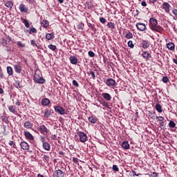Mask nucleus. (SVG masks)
<instances>
[{"mask_svg":"<svg viewBox=\"0 0 177 177\" xmlns=\"http://www.w3.org/2000/svg\"><path fill=\"white\" fill-rule=\"evenodd\" d=\"M88 55L90 57H95V53L92 50L88 51Z\"/></svg>","mask_w":177,"mask_h":177,"instance_id":"obj_43","label":"nucleus"},{"mask_svg":"<svg viewBox=\"0 0 177 177\" xmlns=\"http://www.w3.org/2000/svg\"><path fill=\"white\" fill-rule=\"evenodd\" d=\"M90 74L92 76L93 80H96V75H95V72L90 71Z\"/></svg>","mask_w":177,"mask_h":177,"instance_id":"obj_45","label":"nucleus"},{"mask_svg":"<svg viewBox=\"0 0 177 177\" xmlns=\"http://www.w3.org/2000/svg\"><path fill=\"white\" fill-rule=\"evenodd\" d=\"M8 110H9V111H10V113H12L13 114H15V113H16V109H15V106L13 105H10L8 107Z\"/></svg>","mask_w":177,"mask_h":177,"instance_id":"obj_32","label":"nucleus"},{"mask_svg":"<svg viewBox=\"0 0 177 177\" xmlns=\"http://www.w3.org/2000/svg\"><path fill=\"white\" fill-rule=\"evenodd\" d=\"M100 21L102 23V24H106V23H107V19H106L104 17H100Z\"/></svg>","mask_w":177,"mask_h":177,"instance_id":"obj_35","label":"nucleus"},{"mask_svg":"<svg viewBox=\"0 0 177 177\" xmlns=\"http://www.w3.org/2000/svg\"><path fill=\"white\" fill-rule=\"evenodd\" d=\"M162 82H164L165 84H167V82H168L169 81V79L168 78V77L167 76H164L162 78Z\"/></svg>","mask_w":177,"mask_h":177,"instance_id":"obj_38","label":"nucleus"},{"mask_svg":"<svg viewBox=\"0 0 177 177\" xmlns=\"http://www.w3.org/2000/svg\"><path fill=\"white\" fill-rule=\"evenodd\" d=\"M139 10H136V13L133 15V17H138V16H139Z\"/></svg>","mask_w":177,"mask_h":177,"instance_id":"obj_50","label":"nucleus"},{"mask_svg":"<svg viewBox=\"0 0 177 177\" xmlns=\"http://www.w3.org/2000/svg\"><path fill=\"white\" fill-rule=\"evenodd\" d=\"M5 6H6V8H8L9 9H12V8H13V2L10 1H6Z\"/></svg>","mask_w":177,"mask_h":177,"instance_id":"obj_26","label":"nucleus"},{"mask_svg":"<svg viewBox=\"0 0 177 177\" xmlns=\"http://www.w3.org/2000/svg\"><path fill=\"white\" fill-rule=\"evenodd\" d=\"M156 120H158L160 122H162L164 121L165 118L162 116H157Z\"/></svg>","mask_w":177,"mask_h":177,"instance_id":"obj_44","label":"nucleus"},{"mask_svg":"<svg viewBox=\"0 0 177 177\" xmlns=\"http://www.w3.org/2000/svg\"><path fill=\"white\" fill-rule=\"evenodd\" d=\"M22 23H24V24L25 27H26V28H30V23H28V20L23 19Z\"/></svg>","mask_w":177,"mask_h":177,"instance_id":"obj_30","label":"nucleus"},{"mask_svg":"<svg viewBox=\"0 0 177 177\" xmlns=\"http://www.w3.org/2000/svg\"><path fill=\"white\" fill-rule=\"evenodd\" d=\"M133 173V176H139V175H140V174H136V171H132Z\"/></svg>","mask_w":177,"mask_h":177,"instance_id":"obj_55","label":"nucleus"},{"mask_svg":"<svg viewBox=\"0 0 177 177\" xmlns=\"http://www.w3.org/2000/svg\"><path fill=\"white\" fill-rule=\"evenodd\" d=\"M88 120L91 124H96V122H97V118H96L95 116L92 115V116L88 117Z\"/></svg>","mask_w":177,"mask_h":177,"instance_id":"obj_17","label":"nucleus"},{"mask_svg":"<svg viewBox=\"0 0 177 177\" xmlns=\"http://www.w3.org/2000/svg\"><path fill=\"white\" fill-rule=\"evenodd\" d=\"M24 136L26 139H29V140H34V136H32L31 133L29 131H24Z\"/></svg>","mask_w":177,"mask_h":177,"instance_id":"obj_15","label":"nucleus"},{"mask_svg":"<svg viewBox=\"0 0 177 177\" xmlns=\"http://www.w3.org/2000/svg\"><path fill=\"white\" fill-rule=\"evenodd\" d=\"M78 135H79V137H80V140L82 143H84V142H86V140H88V136H86V133H85L82 131H80L78 133Z\"/></svg>","mask_w":177,"mask_h":177,"instance_id":"obj_3","label":"nucleus"},{"mask_svg":"<svg viewBox=\"0 0 177 177\" xmlns=\"http://www.w3.org/2000/svg\"><path fill=\"white\" fill-rule=\"evenodd\" d=\"M69 59H70L71 64H77V63H78V59H77V57H75L74 56H71L69 58Z\"/></svg>","mask_w":177,"mask_h":177,"instance_id":"obj_19","label":"nucleus"},{"mask_svg":"<svg viewBox=\"0 0 177 177\" xmlns=\"http://www.w3.org/2000/svg\"><path fill=\"white\" fill-rule=\"evenodd\" d=\"M156 110L158 113H162V106L159 103L156 104Z\"/></svg>","mask_w":177,"mask_h":177,"instance_id":"obj_23","label":"nucleus"},{"mask_svg":"<svg viewBox=\"0 0 177 177\" xmlns=\"http://www.w3.org/2000/svg\"><path fill=\"white\" fill-rule=\"evenodd\" d=\"M30 32H37V29H35V28H31Z\"/></svg>","mask_w":177,"mask_h":177,"instance_id":"obj_57","label":"nucleus"},{"mask_svg":"<svg viewBox=\"0 0 177 177\" xmlns=\"http://www.w3.org/2000/svg\"><path fill=\"white\" fill-rule=\"evenodd\" d=\"M158 0H149V2H151V3H156V2H157Z\"/></svg>","mask_w":177,"mask_h":177,"instance_id":"obj_64","label":"nucleus"},{"mask_svg":"<svg viewBox=\"0 0 177 177\" xmlns=\"http://www.w3.org/2000/svg\"><path fill=\"white\" fill-rule=\"evenodd\" d=\"M106 26L109 28H112V30H114V28H115V24L113 22H108Z\"/></svg>","mask_w":177,"mask_h":177,"instance_id":"obj_28","label":"nucleus"},{"mask_svg":"<svg viewBox=\"0 0 177 177\" xmlns=\"http://www.w3.org/2000/svg\"><path fill=\"white\" fill-rule=\"evenodd\" d=\"M19 10L22 13H27L28 12V8L26 7L24 4H20L19 5Z\"/></svg>","mask_w":177,"mask_h":177,"instance_id":"obj_12","label":"nucleus"},{"mask_svg":"<svg viewBox=\"0 0 177 177\" xmlns=\"http://www.w3.org/2000/svg\"><path fill=\"white\" fill-rule=\"evenodd\" d=\"M141 46L143 49H147L150 47V41L147 40H142L141 42Z\"/></svg>","mask_w":177,"mask_h":177,"instance_id":"obj_8","label":"nucleus"},{"mask_svg":"<svg viewBox=\"0 0 177 177\" xmlns=\"http://www.w3.org/2000/svg\"><path fill=\"white\" fill-rule=\"evenodd\" d=\"M9 145L10 146H15V142H13V141H10Z\"/></svg>","mask_w":177,"mask_h":177,"instance_id":"obj_62","label":"nucleus"},{"mask_svg":"<svg viewBox=\"0 0 177 177\" xmlns=\"http://www.w3.org/2000/svg\"><path fill=\"white\" fill-rule=\"evenodd\" d=\"M149 27L152 31H156L160 34H162L164 28L161 26L158 25L157 19L155 18H150L149 19Z\"/></svg>","mask_w":177,"mask_h":177,"instance_id":"obj_1","label":"nucleus"},{"mask_svg":"<svg viewBox=\"0 0 177 177\" xmlns=\"http://www.w3.org/2000/svg\"><path fill=\"white\" fill-rule=\"evenodd\" d=\"M167 48L169 50H175V44L173 42H169L167 44Z\"/></svg>","mask_w":177,"mask_h":177,"instance_id":"obj_18","label":"nucleus"},{"mask_svg":"<svg viewBox=\"0 0 177 177\" xmlns=\"http://www.w3.org/2000/svg\"><path fill=\"white\" fill-rule=\"evenodd\" d=\"M151 176L157 177V176H158V175L156 172H153V173H151Z\"/></svg>","mask_w":177,"mask_h":177,"instance_id":"obj_56","label":"nucleus"},{"mask_svg":"<svg viewBox=\"0 0 177 177\" xmlns=\"http://www.w3.org/2000/svg\"><path fill=\"white\" fill-rule=\"evenodd\" d=\"M161 6H162V9L165 10V13H167V15H169V13H171V10L172 9V6H171V4H169V3L164 2Z\"/></svg>","mask_w":177,"mask_h":177,"instance_id":"obj_2","label":"nucleus"},{"mask_svg":"<svg viewBox=\"0 0 177 177\" xmlns=\"http://www.w3.org/2000/svg\"><path fill=\"white\" fill-rule=\"evenodd\" d=\"M141 56L146 60H149V59L151 58V54H150L149 51H143Z\"/></svg>","mask_w":177,"mask_h":177,"instance_id":"obj_9","label":"nucleus"},{"mask_svg":"<svg viewBox=\"0 0 177 177\" xmlns=\"http://www.w3.org/2000/svg\"><path fill=\"white\" fill-rule=\"evenodd\" d=\"M3 46H6V45H8V43L6 42V39H3Z\"/></svg>","mask_w":177,"mask_h":177,"instance_id":"obj_58","label":"nucleus"},{"mask_svg":"<svg viewBox=\"0 0 177 177\" xmlns=\"http://www.w3.org/2000/svg\"><path fill=\"white\" fill-rule=\"evenodd\" d=\"M20 146L22 150H28L30 149V145L26 141L21 142Z\"/></svg>","mask_w":177,"mask_h":177,"instance_id":"obj_11","label":"nucleus"},{"mask_svg":"<svg viewBox=\"0 0 177 177\" xmlns=\"http://www.w3.org/2000/svg\"><path fill=\"white\" fill-rule=\"evenodd\" d=\"M49 26V21L48 20H45V28H48Z\"/></svg>","mask_w":177,"mask_h":177,"instance_id":"obj_52","label":"nucleus"},{"mask_svg":"<svg viewBox=\"0 0 177 177\" xmlns=\"http://www.w3.org/2000/svg\"><path fill=\"white\" fill-rule=\"evenodd\" d=\"M45 150H47V151L50 150V145L48 142H45Z\"/></svg>","mask_w":177,"mask_h":177,"instance_id":"obj_37","label":"nucleus"},{"mask_svg":"<svg viewBox=\"0 0 177 177\" xmlns=\"http://www.w3.org/2000/svg\"><path fill=\"white\" fill-rule=\"evenodd\" d=\"M136 27L138 31H145V30H146V24L143 23H137Z\"/></svg>","mask_w":177,"mask_h":177,"instance_id":"obj_7","label":"nucleus"},{"mask_svg":"<svg viewBox=\"0 0 177 177\" xmlns=\"http://www.w3.org/2000/svg\"><path fill=\"white\" fill-rule=\"evenodd\" d=\"M50 103V100L48 98H45V106H49Z\"/></svg>","mask_w":177,"mask_h":177,"instance_id":"obj_46","label":"nucleus"},{"mask_svg":"<svg viewBox=\"0 0 177 177\" xmlns=\"http://www.w3.org/2000/svg\"><path fill=\"white\" fill-rule=\"evenodd\" d=\"M41 140L43 143V148L45 149V137L41 136Z\"/></svg>","mask_w":177,"mask_h":177,"instance_id":"obj_47","label":"nucleus"},{"mask_svg":"<svg viewBox=\"0 0 177 177\" xmlns=\"http://www.w3.org/2000/svg\"><path fill=\"white\" fill-rule=\"evenodd\" d=\"M112 169L113 171H115V172H118V171H120V169L118 168V166H117V165H113Z\"/></svg>","mask_w":177,"mask_h":177,"instance_id":"obj_40","label":"nucleus"},{"mask_svg":"<svg viewBox=\"0 0 177 177\" xmlns=\"http://www.w3.org/2000/svg\"><path fill=\"white\" fill-rule=\"evenodd\" d=\"M46 38L48 39V41H50V39H53L55 38V33H47L46 35Z\"/></svg>","mask_w":177,"mask_h":177,"instance_id":"obj_22","label":"nucleus"},{"mask_svg":"<svg viewBox=\"0 0 177 177\" xmlns=\"http://www.w3.org/2000/svg\"><path fill=\"white\" fill-rule=\"evenodd\" d=\"M171 13L177 17V9L176 8H172L171 9Z\"/></svg>","mask_w":177,"mask_h":177,"instance_id":"obj_42","label":"nucleus"},{"mask_svg":"<svg viewBox=\"0 0 177 177\" xmlns=\"http://www.w3.org/2000/svg\"><path fill=\"white\" fill-rule=\"evenodd\" d=\"M149 116L152 118L154 119L156 115H154V113H151V112H149Z\"/></svg>","mask_w":177,"mask_h":177,"instance_id":"obj_48","label":"nucleus"},{"mask_svg":"<svg viewBox=\"0 0 177 177\" xmlns=\"http://www.w3.org/2000/svg\"><path fill=\"white\" fill-rule=\"evenodd\" d=\"M102 96L106 100L107 102H110L111 100V95L109 93H103Z\"/></svg>","mask_w":177,"mask_h":177,"instance_id":"obj_14","label":"nucleus"},{"mask_svg":"<svg viewBox=\"0 0 177 177\" xmlns=\"http://www.w3.org/2000/svg\"><path fill=\"white\" fill-rule=\"evenodd\" d=\"M64 175H66V174H64V172L60 169H58L54 172V176L56 177H64Z\"/></svg>","mask_w":177,"mask_h":177,"instance_id":"obj_10","label":"nucleus"},{"mask_svg":"<svg viewBox=\"0 0 177 177\" xmlns=\"http://www.w3.org/2000/svg\"><path fill=\"white\" fill-rule=\"evenodd\" d=\"M127 45L129 46V48H131V49H133V48H135V44H133V41L129 40L127 42Z\"/></svg>","mask_w":177,"mask_h":177,"instance_id":"obj_31","label":"nucleus"},{"mask_svg":"<svg viewBox=\"0 0 177 177\" xmlns=\"http://www.w3.org/2000/svg\"><path fill=\"white\" fill-rule=\"evenodd\" d=\"M48 48H50V50H53V52H56V50H57V47H56V46L53 44H49L48 46Z\"/></svg>","mask_w":177,"mask_h":177,"instance_id":"obj_29","label":"nucleus"},{"mask_svg":"<svg viewBox=\"0 0 177 177\" xmlns=\"http://www.w3.org/2000/svg\"><path fill=\"white\" fill-rule=\"evenodd\" d=\"M83 28H84V25L81 24L77 26L78 30H83Z\"/></svg>","mask_w":177,"mask_h":177,"instance_id":"obj_53","label":"nucleus"},{"mask_svg":"<svg viewBox=\"0 0 177 177\" xmlns=\"http://www.w3.org/2000/svg\"><path fill=\"white\" fill-rule=\"evenodd\" d=\"M15 88H17V89H19V88H22L21 85H20V82H19V81H17V82H15Z\"/></svg>","mask_w":177,"mask_h":177,"instance_id":"obj_36","label":"nucleus"},{"mask_svg":"<svg viewBox=\"0 0 177 177\" xmlns=\"http://www.w3.org/2000/svg\"><path fill=\"white\" fill-rule=\"evenodd\" d=\"M24 127L27 129H31V128H32V123H31L30 121H26L24 123Z\"/></svg>","mask_w":177,"mask_h":177,"instance_id":"obj_20","label":"nucleus"},{"mask_svg":"<svg viewBox=\"0 0 177 177\" xmlns=\"http://www.w3.org/2000/svg\"><path fill=\"white\" fill-rule=\"evenodd\" d=\"M125 38H127V39H132V38H133V35L132 34V32L128 30V32H126Z\"/></svg>","mask_w":177,"mask_h":177,"instance_id":"obj_24","label":"nucleus"},{"mask_svg":"<svg viewBox=\"0 0 177 177\" xmlns=\"http://www.w3.org/2000/svg\"><path fill=\"white\" fill-rule=\"evenodd\" d=\"M102 106H103L104 107H107L108 109H109V107H110V106L109 105V102H104L102 103Z\"/></svg>","mask_w":177,"mask_h":177,"instance_id":"obj_49","label":"nucleus"},{"mask_svg":"<svg viewBox=\"0 0 177 177\" xmlns=\"http://www.w3.org/2000/svg\"><path fill=\"white\" fill-rule=\"evenodd\" d=\"M14 70L15 73L20 74V73H21V66H20V64H17L14 65Z\"/></svg>","mask_w":177,"mask_h":177,"instance_id":"obj_13","label":"nucleus"},{"mask_svg":"<svg viewBox=\"0 0 177 177\" xmlns=\"http://www.w3.org/2000/svg\"><path fill=\"white\" fill-rule=\"evenodd\" d=\"M15 104H16V106H20V104H21V103L19 101H17L15 102Z\"/></svg>","mask_w":177,"mask_h":177,"instance_id":"obj_61","label":"nucleus"},{"mask_svg":"<svg viewBox=\"0 0 177 177\" xmlns=\"http://www.w3.org/2000/svg\"><path fill=\"white\" fill-rule=\"evenodd\" d=\"M30 44H31V45H32V46H35V45H37V44H35V41H34V40H31V41H30Z\"/></svg>","mask_w":177,"mask_h":177,"instance_id":"obj_59","label":"nucleus"},{"mask_svg":"<svg viewBox=\"0 0 177 177\" xmlns=\"http://www.w3.org/2000/svg\"><path fill=\"white\" fill-rule=\"evenodd\" d=\"M141 5H142V6H144V7L147 6V3H146V1H145V0L141 2Z\"/></svg>","mask_w":177,"mask_h":177,"instance_id":"obj_51","label":"nucleus"},{"mask_svg":"<svg viewBox=\"0 0 177 177\" xmlns=\"http://www.w3.org/2000/svg\"><path fill=\"white\" fill-rule=\"evenodd\" d=\"M38 131L42 135H45V125L43 124V125L40 126L39 128L38 129Z\"/></svg>","mask_w":177,"mask_h":177,"instance_id":"obj_27","label":"nucleus"},{"mask_svg":"<svg viewBox=\"0 0 177 177\" xmlns=\"http://www.w3.org/2000/svg\"><path fill=\"white\" fill-rule=\"evenodd\" d=\"M55 113H58V114H61V115H64L66 114V110L60 106H55Z\"/></svg>","mask_w":177,"mask_h":177,"instance_id":"obj_4","label":"nucleus"},{"mask_svg":"<svg viewBox=\"0 0 177 177\" xmlns=\"http://www.w3.org/2000/svg\"><path fill=\"white\" fill-rule=\"evenodd\" d=\"M17 45L20 48H24L26 46V44L21 43V41H17Z\"/></svg>","mask_w":177,"mask_h":177,"instance_id":"obj_41","label":"nucleus"},{"mask_svg":"<svg viewBox=\"0 0 177 177\" xmlns=\"http://www.w3.org/2000/svg\"><path fill=\"white\" fill-rule=\"evenodd\" d=\"M7 74H8L9 76L13 75V68L7 66Z\"/></svg>","mask_w":177,"mask_h":177,"instance_id":"obj_25","label":"nucleus"},{"mask_svg":"<svg viewBox=\"0 0 177 177\" xmlns=\"http://www.w3.org/2000/svg\"><path fill=\"white\" fill-rule=\"evenodd\" d=\"M73 162H75V164H78V158H73Z\"/></svg>","mask_w":177,"mask_h":177,"instance_id":"obj_54","label":"nucleus"},{"mask_svg":"<svg viewBox=\"0 0 177 177\" xmlns=\"http://www.w3.org/2000/svg\"><path fill=\"white\" fill-rule=\"evenodd\" d=\"M88 26L89 27V28H91V31H95L96 32V28H95V24H91V23H88Z\"/></svg>","mask_w":177,"mask_h":177,"instance_id":"obj_33","label":"nucleus"},{"mask_svg":"<svg viewBox=\"0 0 177 177\" xmlns=\"http://www.w3.org/2000/svg\"><path fill=\"white\" fill-rule=\"evenodd\" d=\"M106 85H107V86H115L117 85V82L112 78H109L106 80Z\"/></svg>","mask_w":177,"mask_h":177,"instance_id":"obj_6","label":"nucleus"},{"mask_svg":"<svg viewBox=\"0 0 177 177\" xmlns=\"http://www.w3.org/2000/svg\"><path fill=\"white\" fill-rule=\"evenodd\" d=\"M45 160H46V161H48L49 160V156L46 155L45 156Z\"/></svg>","mask_w":177,"mask_h":177,"instance_id":"obj_63","label":"nucleus"},{"mask_svg":"<svg viewBox=\"0 0 177 177\" xmlns=\"http://www.w3.org/2000/svg\"><path fill=\"white\" fill-rule=\"evenodd\" d=\"M53 113V110L46 109L45 111V117H47V118H49V117L52 115Z\"/></svg>","mask_w":177,"mask_h":177,"instance_id":"obj_21","label":"nucleus"},{"mask_svg":"<svg viewBox=\"0 0 177 177\" xmlns=\"http://www.w3.org/2000/svg\"><path fill=\"white\" fill-rule=\"evenodd\" d=\"M34 80L37 82V84H44L45 82V79L39 77V75L35 73L34 75Z\"/></svg>","mask_w":177,"mask_h":177,"instance_id":"obj_5","label":"nucleus"},{"mask_svg":"<svg viewBox=\"0 0 177 177\" xmlns=\"http://www.w3.org/2000/svg\"><path fill=\"white\" fill-rule=\"evenodd\" d=\"M41 104H42V106H45V98H43L41 100Z\"/></svg>","mask_w":177,"mask_h":177,"instance_id":"obj_60","label":"nucleus"},{"mask_svg":"<svg viewBox=\"0 0 177 177\" xmlns=\"http://www.w3.org/2000/svg\"><path fill=\"white\" fill-rule=\"evenodd\" d=\"M73 85H74V86H75L76 88H79L80 87V84H78V82H77V80H73L72 82Z\"/></svg>","mask_w":177,"mask_h":177,"instance_id":"obj_39","label":"nucleus"},{"mask_svg":"<svg viewBox=\"0 0 177 177\" xmlns=\"http://www.w3.org/2000/svg\"><path fill=\"white\" fill-rule=\"evenodd\" d=\"M121 146L122 147V149H124V150H129L130 145L129 143L128 142V141H123L121 144Z\"/></svg>","mask_w":177,"mask_h":177,"instance_id":"obj_16","label":"nucleus"},{"mask_svg":"<svg viewBox=\"0 0 177 177\" xmlns=\"http://www.w3.org/2000/svg\"><path fill=\"white\" fill-rule=\"evenodd\" d=\"M169 127L170 128H175V127H176V124L175 123V122L171 120L169 122Z\"/></svg>","mask_w":177,"mask_h":177,"instance_id":"obj_34","label":"nucleus"}]
</instances>
